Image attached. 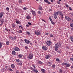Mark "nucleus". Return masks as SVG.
Masks as SVG:
<instances>
[{"mask_svg":"<svg viewBox=\"0 0 73 73\" xmlns=\"http://www.w3.org/2000/svg\"><path fill=\"white\" fill-rule=\"evenodd\" d=\"M16 61L17 62H19L20 61V60L19 59H17Z\"/></svg>","mask_w":73,"mask_h":73,"instance_id":"nucleus-36","label":"nucleus"},{"mask_svg":"<svg viewBox=\"0 0 73 73\" xmlns=\"http://www.w3.org/2000/svg\"><path fill=\"white\" fill-rule=\"evenodd\" d=\"M41 13V12L40 11H38V14H39L40 15Z\"/></svg>","mask_w":73,"mask_h":73,"instance_id":"nucleus-49","label":"nucleus"},{"mask_svg":"<svg viewBox=\"0 0 73 73\" xmlns=\"http://www.w3.org/2000/svg\"><path fill=\"white\" fill-rule=\"evenodd\" d=\"M23 9L24 10H27V9H28V8L26 7H24L23 8Z\"/></svg>","mask_w":73,"mask_h":73,"instance_id":"nucleus-39","label":"nucleus"},{"mask_svg":"<svg viewBox=\"0 0 73 73\" xmlns=\"http://www.w3.org/2000/svg\"><path fill=\"white\" fill-rule=\"evenodd\" d=\"M24 41H25V42H26V44H29V43L30 42V41H29V40L27 39H25Z\"/></svg>","mask_w":73,"mask_h":73,"instance_id":"nucleus-11","label":"nucleus"},{"mask_svg":"<svg viewBox=\"0 0 73 73\" xmlns=\"http://www.w3.org/2000/svg\"><path fill=\"white\" fill-rule=\"evenodd\" d=\"M17 32L19 33H20L22 32V31L21 30H20L19 31H17Z\"/></svg>","mask_w":73,"mask_h":73,"instance_id":"nucleus-26","label":"nucleus"},{"mask_svg":"<svg viewBox=\"0 0 73 73\" xmlns=\"http://www.w3.org/2000/svg\"><path fill=\"white\" fill-rule=\"evenodd\" d=\"M51 23L52 24H53V25H54V24H55L54 22H53L52 21H51Z\"/></svg>","mask_w":73,"mask_h":73,"instance_id":"nucleus-33","label":"nucleus"},{"mask_svg":"<svg viewBox=\"0 0 73 73\" xmlns=\"http://www.w3.org/2000/svg\"><path fill=\"white\" fill-rule=\"evenodd\" d=\"M4 23V19L3 18H2L1 20V23Z\"/></svg>","mask_w":73,"mask_h":73,"instance_id":"nucleus-23","label":"nucleus"},{"mask_svg":"<svg viewBox=\"0 0 73 73\" xmlns=\"http://www.w3.org/2000/svg\"><path fill=\"white\" fill-rule=\"evenodd\" d=\"M22 3V0H19V3Z\"/></svg>","mask_w":73,"mask_h":73,"instance_id":"nucleus-47","label":"nucleus"},{"mask_svg":"<svg viewBox=\"0 0 73 73\" xmlns=\"http://www.w3.org/2000/svg\"><path fill=\"white\" fill-rule=\"evenodd\" d=\"M41 70L42 72H43V73H45V70L44 69H41Z\"/></svg>","mask_w":73,"mask_h":73,"instance_id":"nucleus-24","label":"nucleus"},{"mask_svg":"<svg viewBox=\"0 0 73 73\" xmlns=\"http://www.w3.org/2000/svg\"><path fill=\"white\" fill-rule=\"evenodd\" d=\"M45 58L46 59H48L50 58V56L48 55H46L45 57Z\"/></svg>","mask_w":73,"mask_h":73,"instance_id":"nucleus-19","label":"nucleus"},{"mask_svg":"<svg viewBox=\"0 0 73 73\" xmlns=\"http://www.w3.org/2000/svg\"><path fill=\"white\" fill-rule=\"evenodd\" d=\"M61 46V44L60 42H58L56 43L54 46V50L55 51H57L58 50V48H60Z\"/></svg>","mask_w":73,"mask_h":73,"instance_id":"nucleus-1","label":"nucleus"},{"mask_svg":"<svg viewBox=\"0 0 73 73\" xmlns=\"http://www.w3.org/2000/svg\"><path fill=\"white\" fill-rule=\"evenodd\" d=\"M16 23H17V24H20V22H19L18 21H16Z\"/></svg>","mask_w":73,"mask_h":73,"instance_id":"nucleus-46","label":"nucleus"},{"mask_svg":"<svg viewBox=\"0 0 73 73\" xmlns=\"http://www.w3.org/2000/svg\"><path fill=\"white\" fill-rule=\"evenodd\" d=\"M49 36L51 37H54L53 35L52 34H50L49 35Z\"/></svg>","mask_w":73,"mask_h":73,"instance_id":"nucleus-34","label":"nucleus"},{"mask_svg":"<svg viewBox=\"0 0 73 73\" xmlns=\"http://www.w3.org/2000/svg\"><path fill=\"white\" fill-rule=\"evenodd\" d=\"M56 61H60V59L58 58H57L56 59Z\"/></svg>","mask_w":73,"mask_h":73,"instance_id":"nucleus-43","label":"nucleus"},{"mask_svg":"<svg viewBox=\"0 0 73 73\" xmlns=\"http://www.w3.org/2000/svg\"><path fill=\"white\" fill-rule=\"evenodd\" d=\"M52 10L51 9H49V11H52Z\"/></svg>","mask_w":73,"mask_h":73,"instance_id":"nucleus-54","label":"nucleus"},{"mask_svg":"<svg viewBox=\"0 0 73 73\" xmlns=\"http://www.w3.org/2000/svg\"><path fill=\"white\" fill-rule=\"evenodd\" d=\"M23 28V27H22L21 26H19V28L20 29L21 28Z\"/></svg>","mask_w":73,"mask_h":73,"instance_id":"nucleus-52","label":"nucleus"},{"mask_svg":"<svg viewBox=\"0 0 73 73\" xmlns=\"http://www.w3.org/2000/svg\"><path fill=\"white\" fill-rule=\"evenodd\" d=\"M35 34L37 35V36H40V35H41V33L40 31H35Z\"/></svg>","mask_w":73,"mask_h":73,"instance_id":"nucleus-5","label":"nucleus"},{"mask_svg":"<svg viewBox=\"0 0 73 73\" xmlns=\"http://www.w3.org/2000/svg\"><path fill=\"white\" fill-rule=\"evenodd\" d=\"M47 64L48 66H50V64H51V63L49 62H48L47 63Z\"/></svg>","mask_w":73,"mask_h":73,"instance_id":"nucleus-28","label":"nucleus"},{"mask_svg":"<svg viewBox=\"0 0 73 73\" xmlns=\"http://www.w3.org/2000/svg\"><path fill=\"white\" fill-rule=\"evenodd\" d=\"M58 53H61V52L60 51H58Z\"/></svg>","mask_w":73,"mask_h":73,"instance_id":"nucleus-63","label":"nucleus"},{"mask_svg":"<svg viewBox=\"0 0 73 73\" xmlns=\"http://www.w3.org/2000/svg\"><path fill=\"white\" fill-rule=\"evenodd\" d=\"M12 54L13 55H14V56H15V55H16V52L14 50L13 51H12Z\"/></svg>","mask_w":73,"mask_h":73,"instance_id":"nucleus-18","label":"nucleus"},{"mask_svg":"<svg viewBox=\"0 0 73 73\" xmlns=\"http://www.w3.org/2000/svg\"><path fill=\"white\" fill-rule=\"evenodd\" d=\"M6 9L7 11H8L9 10V8L8 7H7Z\"/></svg>","mask_w":73,"mask_h":73,"instance_id":"nucleus-41","label":"nucleus"},{"mask_svg":"<svg viewBox=\"0 0 73 73\" xmlns=\"http://www.w3.org/2000/svg\"><path fill=\"white\" fill-rule=\"evenodd\" d=\"M4 15V12H1L0 13V18H2L3 16Z\"/></svg>","mask_w":73,"mask_h":73,"instance_id":"nucleus-13","label":"nucleus"},{"mask_svg":"<svg viewBox=\"0 0 73 73\" xmlns=\"http://www.w3.org/2000/svg\"><path fill=\"white\" fill-rule=\"evenodd\" d=\"M63 15L64 14H63V13H62L60 15L61 16V20H62V19H63V17L64 16Z\"/></svg>","mask_w":73,"mask_h":73,"instance_id":"nucleus-16","label":"nucleus"},{"mask_svg":"<svg viewBox=\"0 0 73 73\" xmlns=\"http://www.w3.org/2000/svg\"><path fill=\"white\" fill-rule=\"evenodd\" d=\"M2 47V44L1 42H0V48H1V47Z\"/></svg>","mask_w":73,"mask_h":73,"instance_id":"nucleus-42","label":"nucleus"},{"mask_svg":"<svg viewBox=\"0 0 73 73\" xmlns=\"http://www.w3.org/2000/svg\"><path fill=\"white\" fill-rule=\"evenodd\" d=\"M44 2L47 3V4H51L50 2L48 0H44Z\"/></svg>","mask_w":73,"mask_h":73,"instance_id":"nucleus-14","label":"nucleus"},{"mask_svg":"<svg viewBox=\"0 0 73 73\" xmlns=\"http://www.w3.org/2000/svg\"><path fill=\"white\" fill-rule=\"evenodd\" d=\"M49 19L50 21H52V17H49Z\"/></svg>","mask_w":73,"mask_h":73,"instance_id":"nucleus-40","label":"nucleus"},{"mask_svg":"<svg viewBox=\"0 0 73 73\" xmlns=\"http://www.w3.org/2000/svg\"><path fill=\"white\" fill-rule=\"evenodd\" d=\"M59 72L60 73H62V70H59Z\"/></svg>","mask_w":73,"mask_h":73,"instance_id":"nucleus-45","label":"nucleus"},{"mask_svg":"<svg viewBox=\"0 0 73 73\" xmlns=\"http://www.w3.org/2000/svg\"><path fill=\"white\" fill-rule=\"evenodd\" d=\"M6 44L7 45H8L9 44V41H7L6 42Z\"/></svg>","mask_w":73,"mask_h":73,"instance_id":"nucleus-32","label":"nucleus"},{"mask_svg":"<svg viewBox=\"0 0 73 73\" xmlns=\"http://www.w3.org/2000/svg\"><path fill=\"white\" fill-rule=\"evenodd\" d=\"M57 13H58V15H60L62 13V12H61L60 11H58L57 12Z\"/></svg>","mask_w":73,"mask_h":73,"instance_id":"nucleus-25","label":"nucleus"},{"mask_svg":"<svg viewBox=\"0 0 73 73\" xmlns=\"http://www.w3.org/2000/svg\"><path fill=\"white\" fill-rule=\"evenodd\" d=\"M70 39L71 41L73 42V37L72 36H70Z\"/></svg>","mask_w":73,"mask_h":73,"instance_id":"nucleus-21","label":"nucleus"},{"mask_svg":"<svg viewBox=\"0 0 73 73\" xmlns=\"http://www.w3.org/2000/svg\"><path fill=\"white\" fill-rule=\"evenodd\" d=\"M28 23L29 25H32V23H31L28 22Z\"/></svg>","mask_w":73,"mask_h":73,"instance_id":"nucleus-48","label":"nucleus"},{"mask_svg":"<svg viewBox=\"0 0 73 73\" xmlns=\"http://www.w3.org/2000/svg\"><path fill=\"white\" fill-rule=\"evenodd\" d=\"M39 9L40 10H42V7H41V6H40L39 7Z\"/></svg>","mask_w":73,"mask_h":73,"instance_id":"nucleus-30","label":"nucleus"},{"mask_svg":"<svg viewBox=\"0 0 73 73\" xmlns=\"http://www.w3.org/2000/svg\"><path fill=\"white\" fill-rule=\"evenodd\" d=\"M50 1H51V2H52V3H53L54 1L53 0H50Z\"/></svg>","mask_w":73,"mask_h":73,"instance_id":"nucleus-60","label":"nucleus"},{"mask_svg":"<svg viewBox=\"0 0 73 73\" xmlns=\"http://www.w3.org/2000/svg\"><path fill=\"white\" fill-rule=\"evenodd\" d=\"M70 60H71V61H73V58H70Z\"/></svg>","mask_w":73,"mask_h":73,"instance_id":"nucleus-56","label":"nucleus"},{"mask_svg":"<svg viewBox=\"0 0 73 73\" xmlns=\"http://www.w3.org/2000/svg\"><path fill=\"white\" fill-rule=\"evenodd\" d=\"M54 19H57V16L58 15V13H57V12H55L54 13Z\"/></svg>","mask_w":73,"mask_h":73,"instance_id":"nucleus-7","label":"nucleus"},{"mask_svg":"<svg viewBox=\"0 0 73 73\" xmlns=\"http://www.w3.org/2000/svg\"><path fill=\"white\" fill-rule=\"evenodd\" d=\"M12 27L13 28H15L16 27V25L15 24H12Z\"/></svg>","mask_w":73,"mask_h":73,"instance_id":"nucleus-31","label":"nucleus"},{"mask_svg":"<svg viewBox=\"0 0 73 73\" xmlns=\"http://www.w3.org/2000/svg\"><path fill=\"white\" fill-rule=\"evenodd\" d=\"M5 30H6V31H8V29H7V28L5 29Z\"/></svg>","mask_w":73,"mask_h":73,"instance_id":"nucleus-58","label":"nucleus"},{"mask_svg":"<svg viewBox=\"0 0 73 73\" xmlns=\"http://www.w3.org/2000/svg\"><path fill=\"white\" fill-rule=\"evenodd\" d=\"M18 57L19 58H22L23 57V55L19 54L18 56Z\"/></svg>","mask_w":73,"mask_h":73,"instance_id":"nucleus-20","label":"nucleus"},{"mask_svg":"<svg viewBox=\"0 0 73 73\" xmlns=\"http://www.w3.org/2000/svg\"><path fill=\"white\" fill-rule=\"evenodd\" d=\"M38 64H42V62L40 61L38 62Z\"/></svg>","mask_w":73,"mask_h":73,"instance_id":"nucleus-27","label":"nucleus"},{"mask_svg":"<svg viewBox=\"0 0 73 73\" xmlns=\"http://www.w3.org/2000/svg\"><path fill=\"white\" fill-rule=\"evenodd\" d=\"M17 38V37L16 36H13V37L11 36L9 37V38L11 40H16Z\"/></svg>","mask_w":73,"mask_h":73,"instance_id":"nucleus-2","label":"nucleus"},{"mask_svg":"<svg viewBox=\"0 0 73 73\" xmlns=\"http://www.w3.org/2000/svg\"><path fill=\"white\" fill-rule=\"evenodd\" d=\"M32 66H33L34 68H36V66H35V65H34V64H32Z\"/></svg>","mask_w":73,"mask_h":73,"instance_id":"nucleus-50","label":"nucleus"},{"mask_svg":"<svg viewBox=\"0 0 73 73\" xmlns=\"http://www.w3.org/2000/svg\"><path fill=\"white\" fill-rule=\"evenodd\" d=\"M9 70H10V71H13V70H12L11 68L9 69Z\"/></svg>","mask_w":73,"mask_h":73,"instance_id":"nucleus-55","label":"nucleus"},{"mask_svg":"<svg viewBox=\"0 0 73 73\" xmlns=\"http://www.w3.org/2000/svg\"><path fill=\"white\" fill-rule=\"evenodd\" d=\"M42 21H44V22H45V20H44L43 19H42Z\"/></svg>","mask_w":73,"mask_h":73,"instance_id":"nucleus-59","label":"nucleus"},{"mask_svg":"<svg viewBox=\"0 0 73 73\" xmlns=\"http://www.w3.org/2000/svg\"><path fill=\"white\" fill-rule=\"evenodd\" d=\"M46 35H49V33H46Z\"/></svg>","mask_w":73,"mask_h":73,"instance_id":"nucleus-62","label":"nucleus"},{"mask_svg":"<svg viewBox=\"0 0 73 73\" xmlns=\"http://www.w3.org/2000/svg\"><path fill=\"white\" fill-rule=\"evenodd\" d=\"M31 12L33 16H35V15H36V12L35 11H33V10H32L31 11Z\"/></svg>","mask_w":73,"mask_h":73,"instance_id":"nucleus-12","label":"nucleus"},{"mask_svg":"<svg viewBox=\"0 0 73 73\" xmlns=\"http://www.w3.org/2000/svg\"><path fill=\"white\" fill-rule=\"evenodd\" d=\"M26 33L28 35H30V34H31L29 32H28V31H27Z\"/></svg>","mask_w":73,"mask_h":73,"instance_id":"nucleus-38","label":"nucleus"},{"mask_svg":"<svg viewBox=\"0 0 73 73\" xmlns=\"http://www.w3.org/2000/svg\"><path fill=\"white\" fill-rule=\"evenodd\" d=\"M26 27H29V25H27Z\"/></svg>","mask_w":73,"mask_h":73,"instance_id":"nucleus-57","label":"nucleus"},{"mask_svg":"<svg viewBox=\"0 0 73 73\" xmlns=\"http://www.w3.org/2000/svg\"><path fill=\"white\" fill-rule=\"evenodd\" d=\"M42 49L44 50H47V47L46 46H43L42 47Z\"/></svg>","mask_w":73,"mask_h":73,"instance_id":"nucleus-15","label":"nucleus"},{"mask_svg":"<svg viewBox=\"0 0 73 73\" xmlns=\"http://www.w3.org/2000/svg\"><path fill=\"white\" fill-rule=\"evenodd\" d=\"M55 67H56V65H55V64L52 65L51 66V67L53 69H54Z\"/></svg>","mask_w":73,"mask_h":73,"instance_id":"nucleus-22","label":"nucleus"},{"mask_svg":"<svg viewBox=\"0 0 73 73\" xmlns=\"http://www.w3.org/2000/svg\"><path fill=\"white\" fill-rule=\"evenodd\" d=\"M70 26L71 27H72V28H73V23H70Z\"/></svg>","mask_w":73,"mask_h":73,"instance_id":"nucleus-35","label":"nucleus"},{"mask_svg":"<svg viewBox=\"0 0 73 73\" xmlns=\"http://www.w3.org/2000/svg\"><path fill=\"white\" fill-rule=\"evenodd\" d=\"M65 5L66 7H67V8H68V7H69V5L66 3L65 4Z\"/></svg>","mask_w":73,"mask_h":73,"instance_id":"nucleus-37","label":"nucleus"},{"mask_svg":"<svg viewBox=\"0 0 73 73\" xmlns=\"http://www.w3.org/2000/svg\"><path fill=\"white\" fill-rule=\"evenodd\" d=\"M71 30H72V31H73V28H72L71 29Z\"/></svg>","mask_w":73,"mask_h":73,"instance_id":"nucleus-61","label":"nucleus"},{"mask_svg":"<svg viewBox=\"0 0 73 73\" xmlns=\"http://www.w3.org/2000/svg\"><path fill=\"white\" fill-rule=\"evenodd\" d=\"M33 57V54L31 53H30L29 54V58H30V59H32Z\"/></svg>","mask_w":73,"mask_h":73,"instance_id":"nucleus-8","label":"nucleus"},{"mask_svg":"<svg viewBox=\"0 0 73 73\" xmlns=\"http://www.w3.org/2000/svg\"><path fill=\"white\" fill-rule=\"evenodd\" d=\"M25 49H28V47L27 46H25Z\"/></svg>","mask_w":73,"mask_h":73,"instance_id":"nucleus-51","label":"nucleus"},{"mask_svg":"<svg viewBox=\"0 0 73 73\" xmlns=\"http://www.w3.org/2000/svg\"><path fill=\"white\" fill-rule=\"evenodd\" d=\"M65 19L67 21H70L71 18L68 17H65Z\"/></svg>","mask_w":73,"mask_h":73,"instance_id":"nucleus-9","label":"nucleus"},{"mask_svg":"<svg viewBox=\"0 0 73 73\" xmlns=\"http://www.w3.org/2000/svg\"><path fill=\"white\" fill-rule=\"evenodd\" d=\"M13 49L15 51H19V50H20V49L19 48L16 47L14 48Z\"/></svg>","mask_w":73,"mask_h":73,"instance_id":"nucleus-10","label":"nucleus"},{"mask_svg":"<svg viewBox=\"0 0 73 73\" xmlns=\"http://www.w3.org/2000/svg\"><path fill=\"white\" fill-rule=\"evenodd\" d=\"M27 20H28V19H31V17L29 16L27 17Z\"/></svg>","mask_w":73,"mask_h":73,"instance_id":"nucleus-29","label":"nucleus"},{"mask_svg":"<svg viewBox=\"0 0 73 73\" xmlns=\"http://www.w3.org/2000/svg\"><path fill=\"white\" fill-rule=\"evenodd\" d=\"M11 68L12 69H13L14 68H15V65L13 64H12L11 65Z\"/></svg>","mask_w":73,"mask_h":73,"instance_id":"nucleus-17","label":"nucleus"},{"mask_svg":"<svg viewBox=\"0 0 73 73\" xmlns=\"http://www.w3.org/2000/svg\"><path fill=\"white\" fill-rule=\"evenodd\" d=\"M30 69L32 70H33V71L34 72H35V73H38V71L35 68H32V67H30Z\"/></svg>","mask_w":73,"mask_h":73,"instance_id":"nucleus-3","label":"nucleus"},{"mask_svg":"<svg viewBox=\"0 0 73 73\" xmlns=\"http://www.w3.org/2000/svg\"><path fill=\"white\" fill-rule=\"evenodd\" d=\"M46 44L48 46H50L52 44V42L48 40L46 42Z\"/></svg>","mask_w":73,"mask_h":73,"instance_id":"nucleus-6","label":"nucleus"},{"mask_svg":"<svg viewBox=\"0 0 73 73\" xmlns=\"http://www.w3.org/2000/svg\"><path fill=\"white\" fill-rule=\"evenodd\" d=\"M19 65L20 66H21L22 65V63L20 62L19 63H18Z\"/></svg>","mask_w":73,"mask_h":73,"instance_id":"nucleus-44","label":"nucleus"},{"mask_svg":"<svg viewBox=\"0 0 73 73\" xmlns=\"http://www.w3.org/2000/svg\"><path fill=\"white\" fill-rule=\"evenodd\" d=\"M69 10H70L71 11H72V8H71V7H69Z\"/></svg>","mask_w":73,"mask_h":73,"instance_id":"nucleus-53","label":"nucleus"},{"mask_svg":"<svg viewBox=\"0 0 73 73\" xmlns=\"http://www.w3.org/2000/svg\"><path fill=\"white\" fill-rule=\"evenodd\" d=\"M1 44H2H2L3 45H4V44H4V43H3V42Z\"/></svg>","mask_w":73,"mask_h":73,"instance_id":"nucleus-64","label":"nucleus"},{"mask_svg":"<svg viewBox=\"0 0 73 73\" xmlns=\"http://www.w3.org/2000/svg\"><path fill=\"white\" fill-rule=\"evenodd\" d=\"M62 66L65 65L66 67H69L70 66V64H69L66 63H65L63 62L62 64Z\"/></svg>","mask_w":73,"mask_h":73,"instance_id":"nucleus-4","label":"nucleus"}]
</instances>
